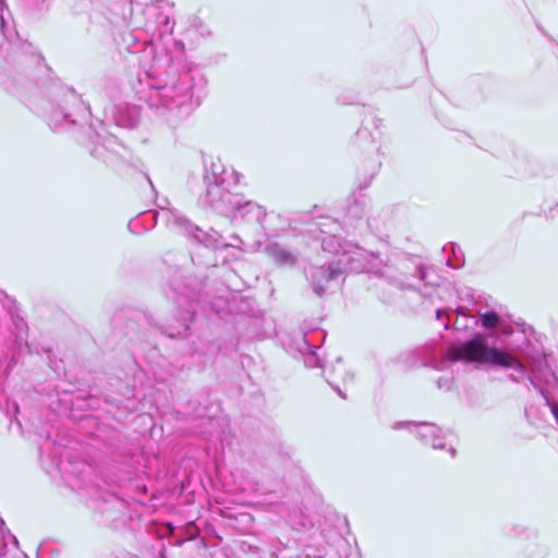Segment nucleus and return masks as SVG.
I'll return each mask as SVG.
<instances>
[{"label":"nucleus","instance_id":"1","mask_svg":"<svg viewBox=\"0 0 558 558\" xmlns=\"http://www.w3.org/2000/svg\"><path fill=\"white\" fill-rule=\"evenodd\" d=\"M315 225L319 229L317 240L322 242V248L339 255L338 260L332 262L328 268L320 267L311 272L312 286L316 294L322 295L325 292L324 283L338 279L345 270L360 272L371 271L374 268L367 259L368 254L363 248L351 243L339 242L337 232L340 226L336 220L324 217Z\"/></svg>","mask_w":558,"mask_h":558},{"label":"nucleus","instance_id":"2","mask_svg":"<svg viewBox=\"0 0 558 558\" xmlns=\"http://www.w3.org/2000/svg\"><path fill=\"white\" fill-rule=\"evenodd\" d=\"M446 356L451 362L489 363L513 368L521 374L525 372L523 364L517 357L496 348L488 347L485 337L482 335L475 336L461 345H451L448 348Z\"/></svg>","mask_w":558,"mask_h":558},{"label":"nucleus","instance_id":"3","mask_svg":"<svg viewBox=\"0 0 558 558\" xmlns=\"http://www.w3.org/2000/svg\"><path fill=\"white\" fill-rule=\"evenodd\" d=\"M213 181L207 183V196L213 207L223 211H236L240 217L251 223L262 225L266 217L265 209L252 202H242V196L223 189V180L219 177H209Z\"/></svg>","mask_w":558,"mask_h":558},{"label":"nucleus","instance_id":"4","mask_svg":"<svg viewBox=\"0 0 558 558\" xmlns=\"http://www.w3.org/2000/svg\"><path fill=\"white\" fill-rule=\"evenodd\" d=\"M267 253L280 266H293L296 260V256L292 252L278 244L268 245Z\"/></svg>","mask_w":558,"mask_h":558},{"label":"nucleus","instance_id":"5","mask_svg":"<svg viewBox=\"0 0 558 558\" xmlns=\"http://www.w3.org/2000/svg\"><path fill=\"white\" fill-rule=\"evenodd\" d=\"M440 428L433 424H421L417 427V434L425 441L432 445L433 448H444V444L440 438Z\"/></svg>","mask_w":558,"mask_h":558},{"label":"nucleus","instance_id":"6","mask_svg":"<svg viewBox=\"0 0 558 558\" xmlns=\"http://www.w3.org/2000/svg\"><path fill=\"white\" fill-rule=\"evenodd\" d=\"M482 325L485 328H494L499 323V316L495 312H486L481 316Z\"/></svg>","mask_w":558,"mask_h":558},{"label":"nucleus","instance_id":"7","mask_svg":"<svg viewBox=\"0 0 558 558\" xmlns=\"http://www.w3.org/2000/svg\"><path fill=\"white\" fill-rule=\"evenodd\" d=\"M548 407L550 408V411L553 415L555 416L557 423H558V403L557 402H550L547 397H545Z\"/></svg>","mask_w":558,"mask_h":558},{"label":"nucleus","instance_id":"8","mask_svg":"<svg viewBox=\"0 0 558 558\" xmlns=\"http://www.w3.org/2000/svg\"><path fill=\"white\" fill-rule=\"evenodd\" d=\"M436 314H437V318H438V319H440V318H441V316L445 314V312H442L441 310H438V311L436 312Z\"/></svg>","mask_w":558,"mask_h":558},{"label":"nucleus","instance_id":"9","mask_svg":"<svg viewBox=\"0 0 558 558\" xmlns=\"http://www.w3.org/2000/svg\"><path fill=\"white\" fill-rule=\"evenodd\" d=\"M335 389L338 391V393H339L342 398H344V395H342V392H341V390H340L339 388H336V387H335Z\"/></svg>","mask_w":558,"mask_h":558},{"label":"nucleus","instance_id":"10","mask_svg":"<svg viewBox=\"0 0 558 558\" xmlns=\"http://www.w3.org/2000/svg\"><path fill=\"white\" fill-rule=\"evenodd\" d=\"M450 453H451V456L453 457V456H454V449H452V448H451V449H450Z\"/></svg>","mask_w":558,"mask_h":558}]
</instances>
